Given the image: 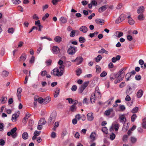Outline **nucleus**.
<instances>
[{
  "label": "nucleus",
  "instance_id": "nucleus-45",
  "mask_svg": "<svg viewBox=\"0 0 146 146\" xmlns=\"http://www.w3.org/2000/svg\"><path fill=\"white\" fill-rule=\"evenodd\" d=\"M126 17V15H124V14H122L120 15L119 17V18H121V21H123L125 19Z\"/></svg>",
  "mask_w": 146,
  "mask_h": 146
},
{
  "label": "nucleus",
  "instance_id": "nucleus-10",
  "mask_svg": "<svg viewBox=\"0 0 146 146\" xmlns=\"http://www.w3.org/2000/svg\"><path fill=\"white\" fill-rule=\"evenodd\" d=\"M22 89L21 88H19L17 90V96L18 97V100L21 101V96Z\"/></svg>",
  "mask_w": 146,
  "mask_h": 146
},
{
  "label": "nucleus",
  "instance_id": "nucleus-63",
  "mask_svg": "<svg viewBox=\"0 0 146 146\" xmlns=\"http://www.w3.org/2000/svg\"><path fill=\"white\" fill-rule=\"evenodd\" d=\"M115 135L114 134L112 133L111 135L110 136V139L111 140H113L115 137Z\"/></svg>",
  "mask_w": 146,
  "mask_h": 146
},
{
  "label": "nucleus",
  "instance_id": "nucleus-25",
  "mask_svg": "<svg viewBox=\"0 0 146 146\" xmlns=\"http://www.w3.org/2000/svg\"><path fill=\"white\" fill-rule=\"evenodd\" d=\"M132 76V74L131 73H127L125 76V78L126 80V81H129L130 79H131V77Z\"/></svg>",
  "mask_w": 146,
  "mask_h": 146
},
{
  "label": "nucleus",
  "instance_id": "nucleus-1",
  "mask_svg": "<svg viewBox=\"0 0 146 146\" xmlns=\"http://www.w3.org/2000/svg\"><path fill=\"white\" fill-rule=\"evenodd\" d=\"M101 97V94L99 89V87L96 86L95 88V93L92 94L90 97V101L92 103L95 102L96 99L100 100Z\"/></svg>",
  "mask_w": 146,
  "mask_h": 146
},
{
  "label": "nucleus",
  "instance_id": "nucleus-54",
  "mask_svg": "<svg viewBox=\"0 0 146 146\" xmlns=\"http://www.w3.org/2000/svg\"><path fill=\"white\" fill-rule=\"evenodd\" d=\"M12 1L13 3L15 4H18L21 3V1L19 0H12Z\"/></svg>",
  "mask_w": 146,
  "mask_h": 146
},
{
  "label": "nucleus",
  "instance_id": "nucleus-32",
  "mask_svg": "<svg viewBox=\"0 0 146 146\" xmlns=\"http://www.w3.org/2000/svg\"><path fill=\"white\" fill-rule=\"evenodd\" d=\"M132 88L129 87L128 89L127 90L126 93L127 94L130 95L132 93Z\"/></svg>",
  "mask_w": 146,
  "mask_h": 146
},
{
  "label": "nucleus",
  "instance_id": "nucleus-36",
  "mask_svg": "<svg viewBox=\"0 0 146 146\" xmlns=\"http://www.w3.org/2000/svg\"><path fill=\"white\" fill-rule=\"evenodd\" d=\"M119 125L118 123L114 122L113 123L111 127V128H119Z\"/></svg>",
  "mask_w": 146,
  "mask_h": 146
},
{
  "label": "nucleus",
  "instance_id": "nucleus-40",
  "mask_svg": "<svg viewBox=\"0 0 146 146\" xmlns=\"http://www.w3.org/2000/svg\"><path fill=\"white\" fill-rule=\"evenodd\" d=\"M26 55L25 54H23L20 57V60L24 61L25 60Z\"/></svg>",
  "mask_w": 146,
  "mask_h": 146
},
{
  "label": "nucleus",
  "instance_id": "nucleus-14",
  "mask_svg": "<svg viewBox=\"0 0 146 146\" xmlns=\"http://www.w3.org/2000/svg\"><path fill=\"white\" fill-rule=\"evenodd\" d=\"M108 6L106 5H104L99 8L98 9L99 12H102L105 11L108 8Z\"/></svg>",
  "mask_w": 146,
  "mask_h": 146
},
{
  "label": "nucleus",
  "instance_id": "nucleus-52",
  "mask_svg": "<svg viewBox=\"0 0 146 146\" xmlns=\"http://www.w3.org/2000/svg\"><path fill=\"white\" fill-rule=\"evenodd\" d=\"M137 116L135 114H133L131 117V121H134L135 119L136 118Z\"/></svg>",
  "mask_w": 146,
  "mask_h": 146
},
{
  "label": "nucleus",
  "instance_id": "nucleus-18",
  "mask_svg": "<svg viewBox=\"0 0 146 146\" xmlns=\"http://www.w3.org/2000/svg\"><path fill=\"white\" fill-rule=\"evenodd\" d=\"M121 58V56L119 55L115 57H113L111 59L112 61L114 62H115L119 60Z\"/></svg>",
  "mask_w": 146,
  "mask_h": 146
},
{
  "label": "nucleus",
  "instance_id": "nucleus-31",
  "mask_svg": "<svg viewBox=\"0 0 146 146\" xmlns=\"http://www.w3.org/2000/svg\"><path fill=\"white\" fill-rule=\"evenodd\" d=\"M76 109V107L75 105V104H74L73 105L70 106V110L72 111H75Z\"/></svg>",
  "mask_w": 146,
  "mask_h": 146
},
{
  "label": "nucleus",
  "instance_id": "nucleus-13",
  "mask_svg": "<svg viewBox=\"0 0 146 146\" xmlns=\"http://www.w3.org/2000/svg\"><path fill=\"white\" fill-rule=\"evenodd\" d=\"M96 134L95 133L92 132L90 136V138L91 139V141H92L96 139Z\"/></svg>",
  "mask_w": 146,
  "mask_h": 146
},
{
  "label": "nucleus",
  "instance_id": "nucleus-39",
  "mask_svg": "<svg viewBox=\"0 0 146 146\" xmlns=\"http://www.w3.org/2000/svg\"><path fill=\"white\" fill-rule=\"evenodd\" d=\"M76 32V30L72 31L70 34V36L71 37H74L75 35Z\"/></svg>",
  "mask_w": 146,
  "mask_h": 146
},
{
  "label": "nucleus",
  "instance_id": "nucleus-27",
  "mask_svg": "<svg viewBox=\"0 0 146 146\" xmlns=\"http://www.w3.org/2000/svg\"><path fill=\"white\" fill-rule=\"evenodd\" d=\"M98 53H105L106 54H107L108 53V52L104 48H102L101 49V50L98 51Z\"/></svg>",
  "mask_w": 146,
  "mask_h": 146
},
{
  "label": "nucleus",
  "instance_id": "nucleus-48",
  "mask_svg": "<svg viewBox=\"0 0 146 146\" xmlns=\"http://www.w3.org/2000/svg\"><path fill=\"white\" fill-rule=\"evenodd\" d=\"M38 102L40 104H42L43 102L44 103V99L41 98H37Z\"/></svg>",
  "mask_w": 146,
  "mask_h": 146
},
{
  "label": "nucleus",
  "instance_id": "nucleus-28",
  "mask_svg": "<svg viewBox=\"0 0 146 146\" xmlns=\"http://www.w3.org/2000/svg\"><path fill=\"white\" fill-rule=\"evenodd\" d=\"M60 89L59 88H57L56 90L55 91L54 94V97L55 98H56L58 97L60 93Z\"/></svg>",
  "mask_w": 146,
  "mask_h": 146
},
{
  "label": "nucleus",
  "instance_id": "nucleus-49",
  "mask_svg": "<svg viewBox=\"0 0 146 146\" xmlns=\"http://www.w3.org/2000/svg\"><path fill=\"white\" fill-rule=\"evenodd\" d=\"M116 33L117 35H116L117 37H118V38H119L123 36V34L122 32H119L117 31L116 32Z\"/></svg>",
  "mask_w": 146,
  "mask_h": 146
},
{
  "label": "nucleus",
  "instance_id": "nucleus-8",
  "mask_svg": "<svg viewBox=\"0 0 146 146\" xmlns=\"http://www.w3.org/2000/svg\"><path fill=\"white\" fill-rule=\"evenodd\" d=\"M19 111H18L17 113H16L13 115L12 116L11 120L13 122H15L17 120V118L19 117Z\"/></svg>",
  "mask_w": 146,
  "mask_h": 146
},
{
  "label": "nucleus",
  "instance_id": "nucleus-17",
  "mask_svg": "<svg viewBox=\"0 0 146 146\" xmlns=\"http://www.w3.org/2000/svg\"><path fill=\"white\" fill-rule=\"evenodd\" d=\"M17 130V128H12L10 131L7 132V135L9 136L12 135L13 134L15 133Z\"/></svg>",
  "mask_w": 146,
  "mask_h": 146
},
{
  "label": "nucleus",
  "instance_id": "nucleus-35",
  "mask_svg": "<svg viewBox=\"0 0 146 146\" xmlns=\"http://www.w3.org/2000/svg\"><path fill=\"white\" fill-rule=\"evenodd\" d=\"M119 119L120 121L121 122H123L124 121V120H125L126 119L124 115H122L119 116Z\"/></svg>",
  "mask_w": 146,
  "mask_h": 146
},
{
  "label": "nucleus",
  "instance_id": "nucleus-41",
  "mask_svg": "<svg viewBox=\"0 0 146 146\" xmlns=\"http://www.w3.org/2000/svg\"><path fill=\"white\" fill-rule=\"evenodd\" d=\"M142 126L143 128H146V117L143 119Z\"/></svg>",
  "mask_w": 146,
  "mask_h": 146
},
{
  "label": "nucleus",
  "instance_id": "nucleus-58",
  "mask_svg": "<svg viewBox=\"0 0 146 146\" xmlns=\"http://www.w3.org/2000/svg\"><path fill=\"white\" fill-rule=\"evenodd\" d=\"M102 130L104 133L107 134L108 132L107 128H102Z\"/></svg>",
  "mask_w": 146,
  "mask_h": 146
},
{
  "label": "nucleus",
  "instance_id": "nucleus-34",
  "mask_svg": "<svg viewBox=\"0 0 146 146\" xmlns=\"http://www.w3.org/2000/svg\"><path fill=\"white\" fill-rule=\"evenodd\" d=\"M86 41V40L84 37L81 36L79 38V41L81 43H83L85 42Z\"/></svg>",
  "mask_w": 146,
  "mask_h": 146
},
{
  "label": "nucleus",
  "instance_id": "nucleus-26",
  "mask_svg": "<svg viewBox=\"0 0 146 146\" xmlns=\"http://www.w3.org/2000/svg\"><path fill=\"white\" fill-rule=\"evenodd\" d=\"M22 138L24 140L27 139L29 137L28 134L27 132H24L22 134Z\"/></svg>",
  "mask_w": 146,
  "mask_h": 146
},
{
  "label": "nucleus",
  "instance_id": "nucleus-50",
  "mask_svg": "<svg viewBox=\"0 0 146 146\" xmlns=\"http://www.w3.org/2000/svg\"><path fill=\"white\" fill-rule=\"evenodd\" d=\"M96 72L98 73H99L101 71V69L100 67L96 65Z\"/></svg>",
  "mask_w": 146,
  "mask_h": 146
},
{
  "label": "nucleus",
  "instance_id": "nucleus-57",
  "mask_svg": "<svg viewBox=\"0 0 146 146\" xmlns=\"http://www.w3.org/2000/svg\"><path fill=\"white\" fill-rule=\"evenodd\" d=\"M107 73L105 71L102 72L100 74V76L102 77H104L106 76Z\"/></svg>",
  "mask_w": 146,
  "mask_h": 146
},
{
  "label": "nucleus",
  "instance_id": "nucleus-60",
  "mask_svg": "<svg viewBox=\"0 0 146 146\" xmlns=\"http://www.w3.org/2000/svg\"><path fill=\"white\" fill-rule=\"evenodd\" d=\"M40 47L38 48L37 50V53L38 54L40 53V51L42 50V47L41 44L40 45Z\"/></svg>",
  "mask_w": 146,
  "mask_h": 146
},
{
  "label": "nucleus",
  "instance_id": "nucleus-3",
  "mask_svg": "<svg viewBox=\"0 0 146 146\" xmlns=\"http://www.w3.org/2000/svg\"><path fill=\"white\" fill-rule=\"evenodd\" d=\"M89 83V81H86L83 83L78 89V93L81 94L83 91L85 89Z\"/></svg>",
  "mask_w": 146,
  "mask_h": 146
},
{
  "label": "nucleus",
  "instance_id": "nucleus-9",
  "mask_svg": "<svg viewBox=\"0 0 146 146\" xmlns=\"http://www.w3.org/2000/svg\"><path fill=\"white\" fill-rule=\"evenodd\" d=\"M53 53L54 54H58L60 51L59 48L57 46H54L52 48Z\"/></svg>",
  "mask_w": 146,
  "mask_h": 146
},
{
  "label": "nucleus",
  "instance_id": "nucleus-37",
  "mask_svg": "<svg viewBox=\"0 0 146 146\" xmlns=\"http://www.w3.org/2000/svg\"><path fill=\"white\" fill-rule=\"evenodd\" d=\"M137 18L139 21L143 20L144 19V17L143 14L142 13H141L140 15L138 16Z\"/></svg>",
  "mask_w": 146,
  "mask_h": 146
},
{
  "label": "nucleus",
  "instance_id": "nucleus-46",
  "mask_svg": "<svg viewBox=\"0 0 146 146\" xmlns=\"http://www.w3.org/2000/svg\"><path fill=\"white\" fill-rule=\"evenodd\" d=\"M98 33L96 31L94 32V33H90L89 35V36L91 38H92V37L94 36L95 35H97Z\"/></svg>",
  "mask_w": 146,
  "mask_h": 146
},
{
  "label": "nucleus",
  "instance_id": "nucleus-43",
  "mask_svg": "<svg viewBox=\"0 0 146 146\" xmlns=\"http://www.w3.org/2000/svg\"><path fill=\"white\" fill-rule=\"evenodd\" d=\"M102 57L100 55H98L97 57L95 58L96 61V62H99L102 59Z\"/></svg>",
  "mask_w": 146,
  "mask_h": 146
},
{
  "label": "nucleus",
  "instance_id": "nucleus-16",
  "mask_svg": "<svg viewBox=\"0 0 146 146\" xmlns=\"http://www.w3.org/2000/svg\"><path fill=\"white\" fill-rule=\"evenodd\" d=\"M78 58L77 60L76 64L79 65L81 64L83 60V58L79 56L77 57Z\"/></svg>",
  "mask_w": 146,
  "mask_h": 146
},
{
  "label": "nucleus",
  "instance_id": "nucleus-23",
  "mask_svg": "<svg viewBox=\"0 0 146 146\" xmlns=\"http://www.w3.org/2000/svg\"><path fill=\"white\" fill-rule=\"evenodd\" d=\"M96 21L97 23L101 25L103 24L104 22V21L102 19H97Z\"/></svg>",
  "mask_w": 146,
  "mask_h": 146
},
{
  "label": "nucleus",
  "instance_id": "nucleus-29",
  "mask_svg": "<svg viewBox=\"0 0 146 146\" xmlns=\"http://www.w3.org/2000/svg\"><path fill=\"white\" fill-rule=\"evenodd\" d=\"M116 78V79L114 81V83L115 84H117L119 82L121 81L123 79L122 77H117Z\"/></svg>",
  "mask_w": 146,
  "mask_h": 146
},
{
  "label": "nucleus",
  "instance_id": "nucleus-2",
  "mask_svg": "<svg viewBox=\"0 0 146 146\" xmlns=\"http://www.w3.org/2000/svg\"><path fill=\"white\" fill-rule=\"evenodd\" d=\"M77 48L74 46H70L67 50L68 53L70 55L74 54L77 51Z\"/></svg>",
  "mask_w": 146,
  "mask_h": 146
},
{
  "label": "nucleus",
  "instance_id": "nucleus-4",
  "mask_svg": "<svg viewBox=\"0 0 146 146\" xmlns=\"http://www.w3.org/2000/svg\"><path fill=\"white\" fill-rule=\"evenodd\" d=\"M56 117V112H52L48 121V123L49 125L51 124L52 122L54 121L55 120Z\"/></svg>",
  "mask_w": 146,
  "mask_h": 146
},
{
  "label": "nucleus",
  "instance_id": "nucleus-56",
  "mask_svg": "<svg viewBox=\"0 0 146 146\" xmlns=\"http://www.w3.org/2000/svg\"><path fill=\"white\" fill-rule=\"evenodd\" d=\"M137 139L136 138L133 137H131V141L132 143H135L137 141Z\"/></svg>",
  "mask_w": 146,
  "mask_h": 146
},
{
  "label": "nucleus",
  "instance_id": "nucleus-53",
  "mask_svg": "<svg viewBox=\"0 0 146 146\" xmlns=\"http://www.w3.org/2000/svg\"><path fill=\"white\" fill-rule=\"evenodd\" d=\"M128 138V135H124L122 138V140L124 142H126L127 140V139Z\"/></svg>",
  "mask_w": 146,
  "mask_h": 146
},
{
  "label": "nucleus",
  "instance_id": "nucleus-7",
  "mask_svg": "<svg viewBox=\"0 0 146 146\" xmlns=\"http://www.w3.org/2000/svg\"><path fill=\"white\" fill-rule=\"evenodd\" d=\"M125 70V69L123 68L121 69L116 74V76L120 78L122 77L123 78L124 75L122 76V74L123 73Z\"/></svg>",
  "mask_w": 146,
  "mask_h": 146
},
{
  "label": "nucleus",
  "instance_id": "nucleus-38",
  "mask_svg": "<svg viewBox=\"0 0 146 146\" xmlns=\"http://www.w3.org/2000/svg\"><path fill=\"white\" fill-rule=\"evenodd\" d=\"M9 74V72L6 71H3L2 72V75L4 77H6Z\"/></svg>",
  "mask_w": 146,
  "mask_h": 146
},
{
  "label": "nucleus",
  "instance_id": "nucleus-21",
  "mask_svg": "<svg viewBox=\"0 0 146 146\" xmlns=\"http://www.w3.org/2000/svg\"><path fill=\"white\" fill-rule=\"evenodd\" d=\"M54 40L55 42L59 43L61 41L62 38L59 36H57L54 38Z\"/></svg>",
  "mask_w": 146,
  "mask_h": 146
},
{
  "label": "nucleus",
  "instance_id": "nucleus-33",
  "mask_svg": "<svg viewBox=\"0 0 146 146\" xmlns=\"http://www.w3.org/2000/svg\"><path fill=\"white\" fill-rule=\"evenodd\" d=\"M60 21L62 23H65L67 22V20L66 18H64V17H61L60 19Z\"/></svg>",
  "mask_w": 146,
  "mask_h": 146
},
{
  "label": "nucleus",
  "instance_id": "nucleus-22",
  "mask_svg": "<svg viewBox=\"0 0 146 146\" xmlns=\"http://www.w3.org/2000/svg\"><path fill=\"white\" fill-rule=\"evenodd\" d=\"M113 110L112 108H110L108 110H106L105 112V114L106 115H109L110 113L113 111Z\"/></svg>",
  "mask_w": 146,
  "mask_h": 146
},
{
  "label": "nucleus",
  "instance_id": "nucleus-30",
  "mask_svg": "<svg viewBox=\"0 0 146 146\" xmlns=\"http://www.w3.org/2000/svg\"><path fill=\"white\" fill-rule=\"evenodd\" d=\"M116 74L115 73H112L110 76V79L111 81H113L114 79V77L115 78L118 77L116 76Z\"/></svg>",
  "mask_w": 146,
  "mask_h": 146
},
{
  "label": "nucleus",
  "instance_id": "nucleus-12",
  "mask_svg": "<svg viewBox=\"0 0 146 146\" xmlns=\"http://www.w3.org/2000/svg\"><path fill=\"white\" fill-rule=\"evenodd\" d=\"M93 113H92L90 112L88 113L87 114V117L88 121H91L93 120L94 119V117H93Z\"/></svg>",
  "mask_w": 146,
  "mask_h": 146
},
{
  "label": "nucleus",
  "instance_id": "nucleus-59",
  "mask_svg": "<svg viewBox=\"0 0 146 146\" xmlns=\"http://www.w3.org/2000/svg\"><path fill=\"white\" fill-rule=\"evenodd\" d=\"M41 133V131H35L34 133V135L35 136H37L39 135Z\"/></svg>",
  "mask_w": 146,
  "mask_h": 146
},
{
  "label": "nucleus",
  "instance_id": "nucleus-19",
  "mask_svg": "<svg viewBox=\"0 0 146 146\" xmlns=\"http://www.w3.org/2000/svg\"><path fill=\"white\" fill-rule=\"evenodd\" d=\"M80 30L84 33H86L88 31V28L85 26H82L80 28Z\"/></svg>",
  "mask_w": 146,
  "mask_h": 146
},
{
  "label": "nucleus",
  "instance_id": "nucleus-44",
  "mask_svg": "<svg viewBox=\"0 0 146 146\" xmlns=\"http://www.w3.org/2000/svg\"><path fill=\"white\" fill-rule=\"evenodd\" d=\"M50 97H47L45 99H44V104H46L48 103L50 101Z\"/></svg>",
  "mask_w": 146,
  "mask_h": 146
},
{
  "label": "nucleus",
  "instance_id": "nucleus-42",
  "mask_svg": "<svg viewBox=\"0 0 146 146\" xmlns=\"http://www.w3.org/2000/svg\"><path fill=\"white\" fill-rule=\"evenodd\" d=\"M76 75L78 76H80L82 72V70L81 69L79 68L76 71Z\"/></svg>",
  "mask_w": 146,
  "mask_h": 146
},
{
  "label": "nucleus",
  "instance_id": "nucleus-62",
  "mask_svg": "<svg viewBox=\"0 0 146 146\" xmlns=\"http://www.w3.org/2000/svg\"><path fill=\"white\" fill-rule=\"evenodd\" d=\"M34 122L32 119H30L29 121V125L30 127H31L33 124Z\"/></svg>",
  "mask_w": 146,
  "mask_h": 146
},
{
  "label": "nucleus",
  "instance_id": "nucleus-55",
  "mask_svg": "<svg viewBox=\"0 0 146 146\" xmlns=\"http://www.w3.org/2000/svg\"><path fill=\"white\" fill-rule=\"evenodd\" d=\"M14 32V29L13 28H9L8 30V33H9L13 34Z\"/></svg>",
  "mask_w": 146,
  "mask_h": 146
},
{
  "label": "nucleus",
  "instance_id": "nucleus-20",
  "mask_svg": "<svg viewBox=\"0 0 146 146\" xmlns=\"http://www.w3.org/2000/svg\"><path fill=\"white\" fill-rule=\"evenodd\" d=\"M143 94V91L142 90H140L137 93V97L138 98H141Z\"/></svg>",
  "mask_w": 146,
  "mask_h": 146
},
{
  "label": "nucleus",
  "instance_id": "nucleus-5",
  "mask_svg": "<svg viewBox=\"0 0 146 146\" xmlns=\"http://www.w3.org/2000/svg\"><path fill=\"white\" fill-rule=\"evenodd\" d=\"M62 71H59L58 69H54L51 72V73L54 75L58 76H60L62 75Z\"/></svg>",
  "mask_w": 146,
  "mask_h": 146
},
{
  "label": "nucleus",
  "instance_id": "nucleus-51",
  "mask_svg": "<svg viewBox=\"0 0 146 146\" xmlns=\"http://www.w3.org/2000/svg\"><path fill=\"white\" fill-rule=\"evenodd\" d=\"M138 110V108L137 107L134 108L131 110V112L132 113H134L137 112Z\"/></svg>",
  "mask_w": 146,
  "mask_h": 146
},
{
  "label": "nucleus",
  "instance_id": "nucleus-47",
  "mask_svg": "<svg viewBox=\"0 0 146 146\" xmlns=\"http://www.w3.org/2000/svg\"><path fill=\"white\" fill-rule=\"evenodd\" d=\"M7 100V98L4 97H2L1 98V103L2 104H4Z\"/></svg>",
  "mask_w": 146,
  "mask_h": 146
},
{
  "label": "nucleus",
  "instance_id": "nucleus-64",
  "mask_svg": "<svg viewBox=\"0 0 146 146\" xmlns=\"http://www.w3.org/2000/svg\"><path fill=\"white\" fill-rule=\"evenodd\" d=\"M49 15L48 13H46L45 15L43 17L42 19L43 20H45L49 16Z\"/></svg>",
  "mask_w": 146,
  "mask_h": 146
},
{
  "label": "nucleus",
  "instance_id": "nucleus-6",
  "mask_svg": "<svg viewBox=\"0 0 146 146\" xmlns=\"http://www.w3.org/2000/svg\"><path fill=\"white\" fill-rule=\"evenodd\" d=\"M46 121L45 119L44 118H42L39 120L38 122V126L37 128H41L43 125L45 124Z\"/></svg>",
  "mask_w": 146,
  "mask_h": 146
},
{
  "label": "nucleus",
  "instance_id": "nucleus-11",
  "mask_svg": "<svg viewBox=\"0 0 146 146\" xmlns=\"http://www.w3.org/2000/svg\"><path fill=\"white\" fill-rule=\"evenodd\" d=\"M31 115L29 113H27L26 114L25 117L22 120L23 122L24 123H26L27 122L28 119L30 117Z\"/></svg>",
  "mask_w": 146,
  "mask_h": 146
},
{
  "label": "nucleus",
  "instance_id": "nucleus-15",
  "mask_svg": "<svg viewBox=\"0 0 146 146\" xmlns=\"http://www.w3.org/2000/svg\"><path fill=\"white\" fill-rule=\"evenodd\" d=\"M127 18L129 19L128 23L129 24L131 25H133L135 23L134 20L130 17V15L128 16Z\"/></svg>",
  "mask_w": 146,
  "mask_h": 146
},
{
  "label": "nucleus",
  "instance_id": "nucleus-61",
  "mask_svg": "<svg viewBox=\"0 0 146 146\" xmlns=\"http://www.w3.org/2000/svg\"><path fill=\"white\" fill-rule=\"evenodd\" d=\"M40 74L42 76H44L47 74V72L46 70L42 71L41 72Z\"/></svg>",
  "mask_w": 146,
  "mask_h": 146
},
{
  "label": "nucleus",
  "instance_id": "nucleus-24",
  "mask_svg": "<svg viewBox=\"0 0 146 146\" xmlns=\"http://www.w3.org/2000/svg\"><path fill=\"white\" fill-rule=\"evenodd\" d=\"M144 11V7L143 6H141L139 7L137 10L138 13H142Z\"/></svg>",
  "mask_w": 146,
  "mask_h": 146
}]
</instances>
